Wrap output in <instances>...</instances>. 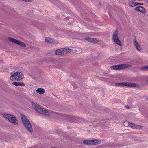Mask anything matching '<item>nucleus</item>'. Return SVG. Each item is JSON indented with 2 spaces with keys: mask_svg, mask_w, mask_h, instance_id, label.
<instances>
[{
  "mask_svg": "<svg viewBox=\"0 0 148 148\" xmlns=\"http://www.w3.org/2000/svg\"><path fill=\"white\" fill-rule=\"evenodd\" d=\"M32 105L35 110L39 113L46 115H50L51 113V112L47 110L42 107L36 103L32 102Z\"/></svg>",
  "mask_w": 148,
  "mask_h": 148,
  "instance_id": "1",
  "label": "nucleus"
},
{
  "mask_svg": "<svg viewBox=\"0 0 148 148\" xmlns=\"http://www.w3.org/2000/svg\"><path fill=\"white\" fill-rule=\"evenodd\" d=\"M21 117L25 127L30 133H32L33 132L32 126L27 116L21 114Z\"/></svg>",
  "mask_w": 148,
  "mask_h": 148,
  "instance_id": "2",
  "label": "nucleus"
},
{
  "mask_svg": "<svg viewBox=\"0 0 148 148\" xmlns=\"http://www.w3.org/2000/svg\"><path fill=\"white\" fill-rule=\"evenodd\" d=\"M4 117L8 119L9 121L14 125H17L18 121L16 117L14 115L9 114H3Z\"/></svg>",
  "mask_w": 148,
  "mask_h": 148,
  "instance_id": "3",
  "label": "nucleus"
},
{
  "mask_svg": "<svg viewBox=\"0 0 148 148\" xmlns=\"http://www.w3.org/2000/svg\"><path fill=\"white\" fill-rule=\"evenodd\" d=\"M23 76L24 75L22 73L16 72L11 76L10 79L12 81H20L23 79Z\"/></svg>",
  "mask_w": 148,
  "mask_h": 148,
  "instance_id": "4",
  "label": "nucleus"
},
{
  "mask_svg": "<svg viewBox=\"0 0 148 148\" xmlns=\"http://www.w3.org/2000/svg\"><path fill=\"white\" fill-rule=\"evenodd\" d=\"M131 65L129 64H120L111 66L110 68L111 69L115 70H120L124 68L131 67Z\"/></svg>",
  "mask_w": 148,
  "mask_h": 148,
  "instance_id": "5",
  "label": "nucleus"
},
{
  "mask_svg": "<svg viewBox=\"0 0 148 148\" xmlns=\"http://www.w3.org/2000/svg\"><path fill=\"white\" fill-rule=\"evenodd\" d=\"M8 39L12 43L18 44L20 46L24 47H25L26 46V45L25 43L21 41L17 40L13 38L9 37L8 38Z\"/></svg>",
  "mask_w": 148,
  "mask_h": 148,
  "instance_id": "6",
  "label": "nucleus"
},
{
  "mask_svg": "<svg viewBox=\"0 0 148 148\" xmlns=\"http://www.w3.org/2000/svg\"><path fill=\"white\" fill-rule=\"evenodd\" d=\"M118 31L117 30H116L114 32L112 36V38L114 42L119 45L120 46H122V43L120 40L119 39L118 36Z\"/></svg>",
  "mask_w": 148,
  "mask_h": 148,
  "instance_id": "7",
  "label": "nucleus"
},
{
  "mask_svg": "<svg viewBox=\"0 0 148 148\" xmlns=\"http://www.w3.org/2000/svg\"><path fill=\"white\" fill-rule=\"evenodd\" d=\"M127 124L130 127H132L134 129H136L140 130L142 128V126L140 125H135L133 123H129L127 121L124 122V124Z\"/></svg>",
  "mask_w": 148,
  "mask_h": 148,
  "instance_id": "8",
  "label": "nucleus"
},
{
  "mask_svg": "<svg viewBox=\"0 0 148 148\" xmlns=\"http://www.w3.org/2000/svg\"><path fill=\"white\" fill-rule=\"evenodd\" d=\"M133 42V45L136 49L138 51H140L141 50V48L135 37L134 39Z\"/></svg>",
  "mask_w": 148,
  "mask_h": 148,
  "instance_id": "9",
  "label": "nucleus"
},
{
  "mask_svg": "<svg viewBox=\"0 0 148 148\" xmlns=\"http://www.w3.org/2000/svg\"><path fill=\"white\" fill-rule=\"evenodd\" d=\"M45 40L46 42L50 44H56L58 43V41H55L52 38L49 37H46L45 38Z\"/></svg>",
  "mask_w": 148,
  "mask_h": 148,
  "instance_id": "10",
  "label": "nucleus"
},
{
  "mask_svg": "<svg viewBox=\"0 0 148 148\" xmlns=\"http://www.w3.org/2000/svg\"><path fill=\"white\" fill-rule=\"evenodd\" d=\"M63 55L68 54L71 52L72 50L68 48H62Z\"/></svg>",
  "mask_w": 148,
  "mask_h": 148,
  "instance_id": "11",
  "label": "nucleus"
},
{
  "mask_svg": "<svg viewBox=\"0 0 148 148\" xmlns=\"http://www.w3.org/2000/svg\"><path fill=\"white\" fill-rule=\"evenodd\" d=\"M91 145H97L100 143V140L97 139L91 140Z\"/></svg>",
  "mask_w": 148,
  "mask_h": 148,
  "instance_id": "12",
  "label": "nucleus"
},
{
  "mask_svg": "<svg viewBox=\"0 0 148 148\" xmlns=\"http://www.w3.org/2000/svg\"><path fill=\"white\" fill-rule=\"evenodd\" d=\"M136 11H140L143 13H144L145 12V11L144 7L141 6L137 7L135 8Z\"/></svg>",
  "mask_w": 148,
  "mask_h": 148,
  "instance_id": "13",
  "label": "nucleus"
},
{
  "mask_svg": "<svg viewBox=\"0 0 148 148\" xmlns=\"http://www.w3.org/2000/svg\"><path fill=\"white\" fill-rule=\"evenodd\" d=\"M85 39L88 42H90L92 43H94L98 42V41L96 39L91 38L87 37L85 38Z\"/></svg>",
  "mask_w": 148,
  "mask_h": 148,
  "instance_id": "14",
  "label": "nucleus"
},
{
  "mask_svg": "<svg viewBox=\"0 0 148 148\" xmlns=\"http://www.w3.org/2000/svg\"><path fill=\"white\" fill-rule=\"evenodd\" d=\"M55 53L57 55H63L62 48L56 50Z\"/></svg>",
  "mask_w": 148,
  "mask_h": 148,
  "instance_id": "15",
  "label": "nucleus"
},
{
  "mask_svg": "<svg viewBox=\"0 0 148 148\" xmlns=\"http://www.w3.org/2000/svg\"><path fill=\"white\" fill-rule=\"evenodd\" d=\"M127 82L117 83L115 84L117 86L120 87H127Z\"/></svg>",
  "mask_w": 148,
  "mask_h": 148,
  "instance_id": "16",
  "label": "nucleus"
},
{
  "mask_svg": "<svg viewBox=\"0 0 148 148\" xmlns=\"http://www.w3.org/2000/svg\"><path fill=\"white\" fill-rule=\"evenodd\" d=\"M37 92L39 94H42L45 92V90L42 88H39L36 90Z\"/></svg>",
  "mask_w": 148,
  "mask_h": 148,
  "instance_id": "17",
  "label": "nucleus"
},
{
  "mask_svg": "<svg viewBox=\"0 0 148 148\" xmlns=\"http://www.w3.org/2000/svg\"><path fill=\"white\" fill-rule=\"evenodd\" d=\"M12 84L16 86H25V84L23 82H13L12 83Z\"/></svg>",
  "mask_w": 148,
  "mask_h": 148,
  "instance_id": "18",
  "label": "nucleus"
},
{
  "mask_svg": "<svg viewBox=\"0 0 148 148\" xmlns=\"http://www.w3.org/2000/svg\"><path fill=\"white\" fill-rule=\"evenodd\" d=\"M91 140H86L83 141V143L84 145H91Z\"/></svg>",
  "mask_w": 148,
  "mask_h": 148,
  "instance_id": "19",
  "label": "nucleus"
},
{
  "mask_svg": "<svg viewBox=\"0 0 148 148\" xmlns=\"http://www.w3.org/2000/svg\"><path fill=\"white\" fill-rule=\"evenodd\" d=\"M130 7H134L137 5V3L134 1H131L128 3Z\"/></svg>",
  "mask_w": 148,
  "mask_h": 148,
  "instance_id": "20",
  "label": "nucleus"
},
{
  "mask_svg": "<svg viewBox=\"0 0 148 148\" xmlns=\"http://www.w3.org/2000/svg\"><path fill=\"white\" fill-rule=\"evenodd\" d=\"M131 88L136 87L138 88L139 87V85L136 83L131 82Z\"/></svg>",
  "mask_w": 148,
  "mask_h": 148,
  "instance_id": "21",
  "label": "nucleus"
},
{
  "mask_svg": "<svg viewBox=\"0 0 148 148\" xmlns=\"http://www.w3.org/2000/svg\"><path fill=\"white\" fill-rule=\"evenodd\" d=\"M94 125L95 127H101L102 126V124L101 122L99 123H94Z\"/></svg>",
  "mask_w": 148,
  "mask_h": 148,
  "instance_id": "22",
  "label": "nucleus"
},
{
  "mask_svg": "<svg viewBox=\"0 0 148 148\" xmlns=\"http://www.w3.org/2000/svg\"><path fill=\"white\" fill-rule=\"evenodd\" d=\"M75 52L76 53H80L82 52V49L80 48H77V49L75 50Z\"/></svg>",
  "mask_w": 148,
  "mask_h": 148,
  "instance_id": "23",
  "label": "nucleus"
},
{
  "mask_svg": "<svg viewBox=\"0 0 148 148\" xmlns=\"http://www.w3.org/2000/svg\"><path fill=\"white\" fill-rule=\"evenodd\" d=\"M141 69L143 70H148V65L144 66L141 68Z\"/></svg>",
  "mask_w": 148,
  "mask_h": 148,
  "instance_id": "24",
  "label": "nucleus"
},
{
  "mask_svg": "<svg viewBox=\"0 0 148 148\" xmlns=\"http://www.w3.org/2000/svg\"><path fill=\"white\" fill-rule=\"evenodd\" d=\"M131 82H127V87H130Z\"/></svg>",
  "mask_w": 148,
  "mask_h": 148,
  "instance_id": "25",
  "label": "nucleus"
},
{
  "mask_svg": "<svg viewBox=\"0 0 148 148\" xmlns=\"http://www.w3.org/2000/svg\"><path fill=\"white\" fill-rule=\"evenodd\" d=\"M137 3V5H142L143 4V3Z\"/></svg>",
  "mask_w": 148,
  "mask_h": 148,
  "instance_id": "26",
  "label": "nucleus"
},
{
  "mask_svg": "<svg viewBox=\"0 0 148 148\" xmlns=\"http://www.w3.org/2000/svg\"><path fill=\"white\" fill-rule=\"evenodd\" d=\"M124 125L125 126H127V125H127V124H125V125L124 124Z\"/></svg>",
  "mask_w": 148,
  "mask_h": 148,
  "instance_id": "27",
  "label": "nucleus"
},
{
  "mask_svg": "<svg viewBox=\"0 0 148 148\" xmlns=\"http://www.w3.org/2000/svg\"><path fill=\"white\" fill-rule=\"evenodd\" d=\"M126 108H129V107H127V106L126 107Z\"/></svg>",
  "mask_w": 148,
  "mask_h": 148,
  "instance_id": "28",
  "label": "nucleus"
}]
</instances>
